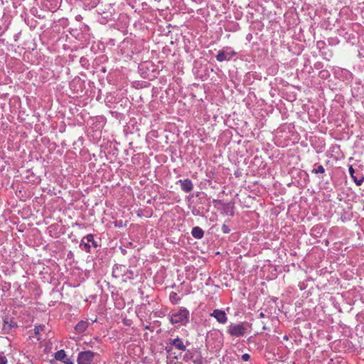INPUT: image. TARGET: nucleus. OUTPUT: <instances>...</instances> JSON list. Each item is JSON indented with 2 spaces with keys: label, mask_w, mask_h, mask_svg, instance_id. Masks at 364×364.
Instances as JSON below:
<instances>
[{
  "label": "nucleus",
  "mask_w": 364,
  "mask_h": 364,
  "mask_svg": "<svg viewBox=\"0 0 364 364\" xmlns=\"http://www.w3.org/2000/svg\"><path fill=\"white\" fill-rule=\"evenodd\" d=\"M189 318V311L186 309H180L177 311H173L171 316V322L173 324L181 323L186 324Z\"/></svg>",
  "instance_id": "nucleus-1"
},
{
  "label": "nucleus",
  "mask_w": 364,
  "mask_h": 364,
  "mask_svg": "<svg viewBox=\"0 0 364 364\" xmlns=\"http://www.w3.org/2000/svg\"><path fill=\"white\" fill-rule=\"evenodd\" d=\"M247 328L243 323L230 324L228 327V333L231 336L241 337L245 336Z\"/></svg>",
  "instance_id": "nucleus-2"
},
{
  "label": "nucleus",
  "mask_w": 364,
  "mask_h": 364,
  "mask_svg": "<svg viewBox=\"0 0 364 364\" xmlns=\"http://www.w3.org/2000/svg\"><path fill=\"white\" fill-rule=\"evenodd\" d=\"M95 353L91 350L80 352L77 355L78 364H92Z\"/></svg>",
  "instance_id": "nucleus-3"
},
{
  "label": "nucleus",
  "mask_w": 364,
  "mask_h": 364,
  "mask_svg": "<svg viewBox=\"0 0 364 364\" xmlns=\"http://www.w3.org/2000/svg\"><path fill=\"white\" fill-rule=\"evenodd\" d=\"M211 316L214 317L220 323H225L228 321V317L224 311L220 309H215L210 314Z\"/></svg>",
  "instance_id": "nucleus-4"
},
{
  "label": "nucleus",
  "mask_w": 364,
  "mask_h": 364,
  "mask_svg": "<svg viewBox=\"0 0 364 364\" xmlns=\"http://www.w3.org/2000/svg\"><path fill=\"white\" fill-rule=\"evenodd\" d=\"M178 183L181 184V189L186 193H189L193 189V183L190 179L179 180Z\"/></svg>",
  "instance_id": "nucleus-5"
},
{
  "label": "nucleus",
  "mask_w": 364,
  "mask_h": 364,
  "mask_svg": "<svg viewBox=\"0 0 364 364\" xmlns=\"http://www.w3.org/2000/svg\"><path fill=\"white\" fill-rule=\"evenodd\" d=\"M348 171H349V173H350V176L353 179V181L355 183V184L358 186L361 185L363 183V182L364 181V177L360 176V178H358L355 174V170L352 167V166H350L349 167Z\"/></svg>",
  "instance_id": "nucleus-6"
},
{
  "label": "nucleus",
  "mask_w": 364,
  "mask_h": 364,
  "mask_svg": "<svg viewBox=\"0 0 364 364\" xmlns=\"http://www.w3.org/2000/svg\"><path fill=\"white\" fill-rule=\"evenodd\" d=\"M88 322L87 321H80L77 323V325L75 327V331L79 333H82L86 331V329L88 327Z\"/></svg>",
  "instance_id": "nucleus-7"
},
{
  "label": "nucleus",
  "mask_w": 364,
  "mask_h": 364,
  "mask_svg": "<svg viewBox=\"0 0 364 364\" xmlns=\"http://www.w3.org/2000/svg\"><path fill=\"white\" fill-rule=\"evenodd\" d=\"M172 346H173L176 348L184 351L186 350V346L183 344V341L181 338H175L171 341L170 343Z\"/></svg>",
  "instance_id": "nucleus-8"
},
{
  "label": "nucleus",
  "mask_w": 364,
  "mask_h": 364,
  "mask_svg": "<svg viewBox=\"0 0 364 364\" xmlns=\"http://www.w3.org/2000/svg\"><path fill=\"white\" fill-rule=\"evenodd\" d=\"M192 235L196 239H201L204 235L203 230L199 227H194L191 231Z\"/></svg>",
  "instance_id": "nucleus-9"
},
{
  "label": "nucleus",
  "mask_w": 364,
  "mask_h": 364,
  "mask_svg": "<svg viewBox=\"0 0 364 364\" xmlns=\"http://www.w3.org/2000/svg\"><path fill=\"white\" fill-rule=\"evenodd\" d=\"M65 357L66 354L63 350H60L55 354V359L59 361H62Z\"/></svg>",
  "instance_id": "nucleus-10"
},
{
  "label": "nucleus",
  "mask_w": 364,
  "mask_h": 364,
  "mask_svg": "<svg viewBox=\"0 0 364 364\" xmlns=\"http://www.w3.org/2000/svg\"><path fill=\"white\" fill-rule=\"evenodd\" d=\"M45 328V326H36L34 328L35 334L37 336V339L40 340V337H38V335L41 331H43Z\"/></svg>",
  "instance_id": "nucleus-11"
},
{
  "label": "nucleus",
  "mask_w": 364,
  "mask_h": 364,
  "mask_svg": "<svg viewBox=\"0 0 364 364\" xmlns=\"http://www.w3.org/2000/svg\"><path fill=\"white\" fill-rule=\"evenodd\" d=\"M170 300L173 304H177L179 301V297L178 296L176 292H171L170 294Z\"/></svg>",
  "instance_id": "nucleus-12"
},
{
  "label": "nucleus",
  "mask_w": 364,
  "mask_h": 364,
  "mask_svg": "<svg viewBox=\"0 0 364 364\" xmlns=\"http://www.w3.org/2000/svg\"><path fill=\"white\" fill-rule=\"evenodd\" d=\"M218 61L222 62L228 59L227 55L224 52H219L216 55Z\"/></svg>",
  "instance_id": "nucleus-13"
},
{
  "label": "nucleus",
  "mask_w": 364,
  "mask_h": 364,
  "mask_svg": "<svg viewBox=\"0 0 364 364\" xmlns=\"http://www.w3.org/2000/svg\"><path fill=\"white\" fill-rule=\"evenodd\" d=\"M325 169L323 166L320 165L317 167V168H314L312 172L315 173H324Z\"/></svg>",
  "instance_id": "nucleus-14"
},
{
  "label": "nucleus",
  "mask_w": 364,
  "mask_h": 364,
  "mask_svg": "<svg viewBox=\"0 0 364 364\" xmlns=\"http://www.w3.org/2000/svg\"><path fill=\"white\" fill-rule=\"evenodd\" d=\"M222 231H223V232H224V233H229V232H230V228H229V227H228V225H223L222 226Z\"/></svg>",
  "instance_id": "nucleus-15"
},
{
  "label": "nucleus",
  "mask_w": 364,
  "mask_h": 364,
  "mask_svg": "<svg viewBox=\"0 0 364 364\" xmlns=\"http://www.w3.org/2000/svg\"><path fill=\"white\" fill-rule=\"evenodd\" d=\"M250 358V355L248 353H245L242 355V359L243 361H248Z\"/></svg>",
  "instance_id": "nucleus-16"
},
{
  "label": "nucleus",
  "mask_w": 364,
  "mask_h": 364,
  "mask_svg": "<svg viewBox=\"0 0 364 364\" xmlns=\"http://www.w3.org/2000/svg\"><path fill=\"white\" fill-rule=\"evenodd\" d=\"M85 239L87 242H93L94 241V236L92 234H89L85 237Z\"/></svg>",
  "instance_id": "nucleus-17"
},
{
  "label": "nucleus",
  "mask_w": 364,
  "mask_h": 364,
  "mask_svg": "<svg viewBox=\"0 0 364 364\" xmlns=\"http://www.w3.org/2000/svg\"><path fill=\"white\" fill-rule=\"evenodd\" d=\"M7 362L5 357L0 356V364H6Z\"/></svg>",
  "instance_id": "nucleus-18"
},
{
  "label": "nucleus",
  "mask_w": 364,
  "mask_h": 364,
  "mask_svg": "<svg viewBox=\"0 0 364 364\" xmlns=\"http://www.w3.org/2000/svg\"><path fill=\"white\" fill-rule=\"evenodd\" d=\"M83 245L85 246V248L87 249V250H89L90 246V245H88L87 243H81V245Z\"/></svg>",
  "instance_id": "nucleus-19"
},
{
  "label": "nucleus",
  "mask_w": 364,
  "mask_h": 364,
  "mask_svg": "<svg viewBox=\"0 0 364 364\" xmlns=\"http://www.w3.org/2000/svg\"><path fill=\"white\" fill-rule=\"evenodd\" d=\"M264 316V313H262V312H261V313L259 314V317H260V318H263Z\"/></svg>",
  "instance_id": "nucleus-20"
},
{
  "label": "nucleus",
  "mask_w": 364,
  "mask_h": 364,
  "mask_svg": "<svg viewBox=\"0 0 364 364\" xmlns=\"http://www.w3.org/2000/svg\"><path fill=\"white\" fill-rule=\"evenodd\" d=\"M171 347H169V346H167V347H166V350H167V351H168V352H170V351H171Z\"/></svg>",
  "instance_id": "nucleus-21"
},
{
  "label": "nucleus",
  "mask_w": 364,
  "mask_h": 364,
  "mask_svg": "<svg viewBox=\"0 0 364 364\" xmlns=\"http://www.w3.org/2000/svg\"><path fill=\"white\" fill-rule=\"evenodd\" d=\"M233 214H234V213H233L232 210H230V215H233Z\"/></svg>",
  "instance_id": "nucleus-22"
},
{
  "label": "nucleus",
  "mask_w": 364,
  "mask_h": 364,
  "mask_svg": "<svg viewBox=\"0 0 364 364\" xmlns=\"http://www.w3.org/2000/svg\"><path fill=\"white\" fill-rule=\"evenodd\" d=\"M63 364H73L72 363H64Z\"/></svg>",
  "instance_id": "nucleus-23"
}]
</instances>
